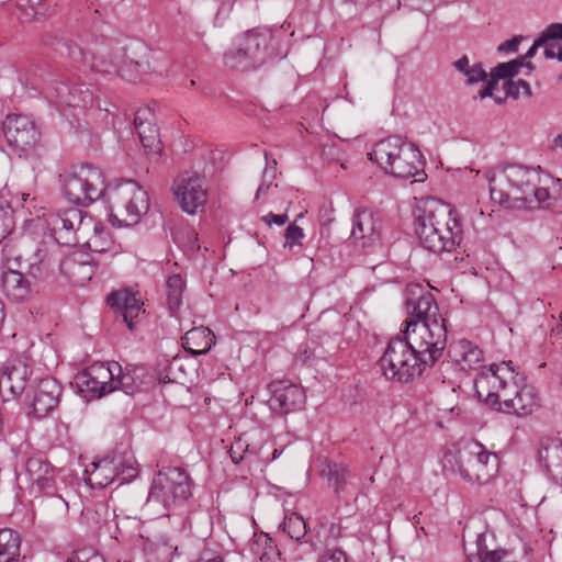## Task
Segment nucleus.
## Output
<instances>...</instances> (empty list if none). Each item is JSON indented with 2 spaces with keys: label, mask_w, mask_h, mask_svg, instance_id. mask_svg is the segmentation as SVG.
<instances>
[{
  "label": "nucleus",
  "mask_w": 562,
  "mask_h": 562,
  "mask_svg": "<svg viewBox=\"0 0 562 562\" xmlns=\"http://www.w3.org/2000/svg\"><path fill=\"white\" fill-rule=\"evenodd\" d=\"M77 245L87 247L91 255L117 252L110 228L89 215L83 221Z\"/></svg>",
  "instance_id": "a211bd4d"
},
{
  "label": "nucleus",
  "mask_w": 562,
  "mask_h": 562,
  "mask_svg": "<svg viewBox=\"0 0 562 562\" xmlns=\"http://www.w3.org/2000/svg\"><path fill=\"white\" fill-rule=\"evenodd\" d=\"M319 562H348L346 558V553L339 549H328Z\"/></svg>",
  "instance_id": "864d4df0"
},
{
  "label": "nucleus",
  "mask_w": 562,
  "mask_h": 562,
  "mask_svg": "<svg viewBox=\"0 0 562 562\" xmlns=\"http://www.w3.org/2000/svg\"><path fill=\"white\" fill-rule=\"evenodd\" d=\"M31 369L22 357L9 358L0 369V394L5 401L20 395L26 386Z\"/></svg>",
  "instance_id": "2eb2a0df"
},
{
  "label": "nucleus",
  "mask_w": 562,
  "mask_h": 562,
  "mask_svg": "<svg viewBox=\"0 0 562 562\" xmlns=\"http://www.w3.org/2000/svg\"><path fill=\"white\" fill-rule=\"evenodd\" d=\"M2 133L12 153L29 157L40 144L41 132L25 114H8L2 121Z\"/></svg>",
  "instance_id": "9d476101"
},
{
  "label": "nucleus",
  "mask_w": 562,
  "mask_h": 562,
  "mask_svg": "<svg viewBox=\"0 0 562 562\" xmlns=\"http://www.w3.org/2000/svg\"><path fill=\"white\" fill-rule=\"evenodd\" d=\"M65 48L67 56L75 63L88 65L91 69H99L100 66L93 63V57L78 44L67 43Z\"/></svg>",
  "instance_id": "ea45409f"
},
{
  "label": "nucleus",
  "mask_w": 562,
  "mask_h": 562,
  "mask_svg": "<svg viewBox=\"0 0 562 562\" xmlns=\"http://www.w3.org/2000/svg\"><path fill=\"white\" fill-rule=\"evenodd\" d=\"M474 387L486 405L502 413L526 416L540 405L535 390L525 384L522 374L515 372L512 361L493 363L480 371Z\"/></svg>",
  "instance_id": "f03ea898"
},
{
  "label": "nucleus",
  "mask_w": 562,
  "mask_h": 562,
  "mask_svg": "<svg viewBox=\"0 0 562 562\" xmlns=\"http://www.w3.org/2000/svg\"><path fill=\"white\" fill-rule=\"evenodd\" d=\"M521 40L522 36H515L510 40H507L498 45L497 50L499 53H514L517 50Z\"/></svg>",
  "instance_id": "6e6d98bb"
},
{
  "label": "nucleus",
  "mask_w": 562,
  "mask_h": 562,
  "mask_svg": "<svg viewBox=\"0 0 562 562\" xmlns=\"http://www.w3.org/2000/svg\"><path fill=\"white\" fill-rule=\"evenodd\" d=\"M55 469L40 456L26 459L24 470L18 473V480L30 490L31 494L49 493L55 485Z\"/></svg>",
  "instance_id": "4468645a"
},
{
  "label": "nucleus",
  "mask_w": 562,
  "mask_h": 562,
  "mask_svg": "<svg viewBox=\"0 0 562 562\" xmlns=\"http://www.w3.org/2000/svg\"><path fill=\"white\" fill-rule=\"evenodd\" d=\"M406 308L408 317L405 322L430 323L446 321L439 312L438 304L431 293L419 286L407 290Z\"/></svg>",
  "instance_id": "dca6fc26"
},
{
  "label": "nucleus",
  "mask_w": 562,
  "mask_h": 562,
  "mask_svg": "<svg viewBox=\"0 0 562 562\" xmlns=\"http://www.w3.org/2000/svg\"><path fill=\"white\" fill-rule=\"evenodd\" d=\"M268 226H271L272 224H276L278 226L284 225L289 221V216L286 213L283 214H274L272 212L268 213L267 215L262 216L261 218Z\"/></svg>",
  "instance_id": "5fc2aeb1"
},
{
  "label": "nucleus",
  "mask_w": 562,
  "mask_h": 562,
  "mask_svg": "<svg viewBox=\"0 0 562 562\" xmlns=\"http://www.w3.org/2000/svg\"><path fill=\"white\" fill-rule=\"evenodd\" d=\"M408 145L398 136H390L375 143L372 150L368 153V158L375 161L386 173H390L393 161L402 149Z\"/></svg>",
  "instance_id": "bb28decb"
},
{
  "label": "nucleus",
  "mask_w": 562,
  "mask_h": 562,
  "mask_svg": "<svg viewBox=\"0 0 562 562\" xmlns=\"http://www.w3.org/2000/svg\"><path fill=\"white\" fill-rule=\"evenodd\" d=\"M522 66L532 68L530 63H524V57H518L507 63H501L491 71V77L497 82L501 79H509L516 76Z\"/></svg>",
  "instance_id": "58836bf2"
},
{
  "label": "nucleus",
  "mask_w": 562,
  "mask_h": 562,
  "mask_svg": "<svg viewBox=\"0 0 562 562\" xmlns=\"http://www.w3.org/2000/svg\"><path fill=\"white\" fill-rule=\"evenodd\" d=\"M61 177L63 193L68 202L88 206L102 198L110 216L124 225L137 224L149 210L148 193L135 181L104 184L102 172L92 166H75Z\"/></svg>",
  "instance_id": "f257e3e1"
},
{
  "label": "nucleus",
  "mask_w": 562,
  "mask_h": 562,
  "mask_svg": "<svg viewBox=\"0 0 562 562\" xmlns=\"http://www.w3.org/2000/svg\"><path fill=\"white\" fill-rule=\"evenodd\" d=\"M1 288L9 300L18 303L26 301L32 294L30 280L15 270H7L1 274Z\"/></svg>",
  "instance_id": "c85d7f7f"
},
{
  "label": "nucleus",
  "mask_w": 562,
  "mask_h": 562,
  "mask_svg": "<svg viewBox=\"0 0 562 562\" xmlns=\"http://www.w3.org/2000/svg\"><path fill=\"white\" fill-rule=\"evenodd\" d=\"M88 214L78 207H69L52 214L47 225L55 240L63 246L78 244L81 226Z\"/></svg>",
  "instance_id": "ddd939ff"
},
{
  "label": "nucleus",
  "mask_w": 562,
  "mask_h": 562,
  "mask_svg": "<svg viewBox=\"0 0 562 562\" xmlns=\"http://www.w3.org/2000/svg\"><path fill=\"white\" fill-rule=\"evenodd\" d=\"M539 462L546 473L562 486V440L548 439L539 450Z\"/></svg>",
  "instance_id": "a878e982"
},
{
  "label": "nucleus",
  "mask_w": 562,
  "mask_h": 562,
  "mask_svg": "<svg viewBox=\"0 0 562 562\" xmlns=\"http://www.w3.org/2000/svg\"><path fill=\"white\" fill-rule=\"evenodd\" d=\"M562 40V24L553 23L546 27L541 35L533 42L531 47L522 56L524 60L535 56L539 47H543L546 58H554L557 41Z\"/></svg>",
  "instance_id": "2f4dec72"
},
{
  "label": "nucleus",
  "mask_w": 562,
  "mask_h": 562,
  "mask_svg": "<svg viewBox=\"0 0 562 562\" xmlns=\"http://www.w3.org/2000/svg\"><path fill=\"white\" fill-rule=\"evenodd\" d=\"M35 256L37 258V261L33 262L32 265L42 263L46 259V251L44 249H42V248H38L36 254H35Z\"/></svg>",
  "instance_id": "e2e57ef3"
},
{
  "label": "nucleus",
  "mask_w": 562,
  "mask_h": 562,
  "mask_svg": "<svg viewBox=\"0 0 562 562\" xmlns=\"http://www.w3.org/2000/svg\"><path fill=\"white\" fill-rule=\"evenodd\" d=\"M90 370L87 368L77 376V386L86 397L100 398L112 392V386H102L97 379H90Z\"/></svg>",
  "instance_id": "f704fd0d"
},
{
  "label": "nucleus",
  "mask_w": 562,
  "mask_h": 562,
  "mask_svg": "<svg viewBox=\"0 0 562 562\" xmlns=\"http://www.w3.org/2000/svg\"><path fill=\"white\" fill-rule=\"evenodd\" d=\"M404 325L403 336L408 340L409 346L420 356L425 364L434 366L447 346L446 321L404 322Z\"/></svg>",
  "instance_id": "6e6552de"
},
{
  "label": "nucleus",
  "mask_w": 562,
  "mask_h": 562,
  "mask_svg": "<svg viewBox=\"0 0 562 562\" xmlns=\"http://www.w3.org/2000/svg\"><path fill=\"white\" fill-rule=\"evenodd\" d=\"M91 379H97L102 386H112V392L115 391L116 371H120V364L112 362L109 364L93 363L89 368Z\"/></svg>",
  "instance_id": "c9c22d12"
},
{
  "label": "nucleus",
  "mask_w": 562,
  "mask_h": 562,
  "mask_svg": "<svg viewBox=\"0 0 562 562\" xmlns=\"http://www.w3.org/2000/svg\"><path fill=\"white\" fill-rule=\"evenodd\" d=\"M452 461L457 462L460 475L470 483L486 484L498 470V457L477 441L465 442L457 454L450 452L445 456V467Z\"/></svg>",
  "instance_id": "423d86ee"
},
{
  "label": "nucleus",
  "mask_w": 562,
  "mask_h": 562,
  "mask_svg": "<svg viewBox=\"0 0 562 562\" xmlns=\"http://www.w3.org/2000/svg\"><path fill=\"white\" fill-rule=\"evenodd\" d=\"M190 475L181 468H164L153 480L148 498L160 502L165 508L182 505L192 495Z\"/></svg>",
  "instance_id": "1a4fd4ad"
},
{
  "label": "nucleus",
  "mask_w": 562,
  "mask_h": 562,
  "mask_svg": "<svg viewBox=\"0 0 562 562\" xmlns=\"http://www.w3.org/2000/svg\"><path fill=\"white\" fill-rule=\"evenodd\" d=\"M195 562H223V558L212 550H204Z\"/></svg>",
  "instance_id": "4d7b16f0"
},
{
  "label": "nucleus",
  "mask_w": 562,
  "mask_h": 562,
  "mask_svg": "<svg viewBox=\"0 0 562 562\" xmlns=\"http://www.w3.org/2000/svg\"><path fill=\"white\" fill-rule=\"evenodd\" d=\"M108 304L119 313L130 330H134L144 313L143 302L137 293L130 290H120L111 293L106 299Z\"/></svg>",
  "instance_id": "412c9836"
},
{
  "label": "nucleus",
  "mask_w": 562,
  "mask_h": 562,
  "mask_svg": "<svg viewBox=\"0 0 562 562\" xmlns=\"http://www.w3.org/2000/svg\"><path fill=\"white\" fill-rule=\"evenodd\" d=\"M550 339L553 345L562 347V325H558L551 330Z\"/></svg>",
  "instance_id": "bf43d9fd"
},
{
  "label": "nucleus",
  "mask_w": 562,
  "mask_h": 562,
  "mask_svg": "<svg viewBox=\"0 0 562 562\" xmlns=\"http://www.w3.org/2000/svg\"><path fill=\"white\" fill-rule=\"evenodd\" d=\"M61 386L54 378H44L38 381L33 392V414L37 418L45 417L59 403Z\"/></svg>",
  "instance_id": "4be33fe9"
},
{
  "label": "nucleus",
  "mask_w": 562,
  "mask_h": 562,
  "mask_svg": "<svg viewBox=\"0 0 562 562\" xmlns=\"http://www.w3.org/2000/svg\"><path fill=\"white\" fill-rule=\"evenodd\" d=\"M86 482L91 487L103 488L119 481L120 484L131 482L138 475V469L132 458L106 457L91 463V470L86 469Z\"/></svg>",
  "instance_id": "9b49d317"
},
{
  "label": "nucleus",
  "mask_w": 562,
  "mask_h": 562,
  "mask_svg": "<svg viewBox=\"0 0 562 562\" xmlns=\"http://www.w3.org/2000/svg\"><path fill=\"white\" fill-rule=\"evenodd\" d=\"M21 537L12 529H0V562H19Z\"/></svg>",
  "instance_id": "473e14b6"
},
{
  "label": "nucleus",
  "mask_w": 562,
  "mask_h": 562,
  "mask_svg": "<svg viewBox=\"0 0 562 562\" xmlns=\"http://www.w3.org/2000/svg\"><path fill=\"white\" fill-rule=\"evenodd\" d=\"M14 202L16 206L21 207V211L25 214H35L37 217H40L42 207L38 206L37 199L35 196H31L30 193H18L14 196Z\"/></svg>",
  "instance_id": "a18cd8bd"
},
{
  "label": "nucleus",
  "mask_w": 562,
  "mask_h": 562,
  "mask_svg": "<svg viewBox=\"0 0 562 562\" xmlns=\"http://www.w3.org/2000/svg\"><path fill=\"white\" fill-rule=\"evenodd\" d=\"M168 288V305L175 312L182 304V294L186 288V282L180 274H172L167 281Z\"/></svg>",
  "instance_id": "4c0bfd02"
},
{
  "label": "nucleus",
  "mask_w": 562,
  "mask_h": 562,
  "mask_svg": "<svg viewBox=\"0 0 562 562\" xmlns=\"http://www.w3.org/2000/svg\"><path fill=\"white\" fill-rule=\"evenodd\" d=\"M504 90L506 91V97H510L515 100L524 95L526 98H530L532 95L530 85L522 79L518 81L507 80L503 85Z\"/></svg>",
  "instance_id": "37998d69"
},
{
  "label": "nucleus",
  "mask_w": 562,
  "mask_h": 562,
  "mask_svg": "<svg viewBox=\"0 0 562 562\" xmlns=\"http://www.w3.org/2000/svg\"><path fill=\"white\" fill-rule=\"evenodd\" d=\"M181 210L190 215L196 214L207 201V189L204 179L195 172L180 173L171 188Z\"/></svg>",
  "instance_id": "f8f14e48"
},
{
  "label": "nucleus",
  "mask_w": 562,
  "mask_h": 562,
  "mask_svg": "<svg viewBox=\"0 0 562 562\" xmlns=\"http://www.w3.org/2000/svg\"><path fill=\"white\" fill-rule=\"evenodd\" d=\"M97 265L91 254L76 250L61 260L59 270L74 285L82 286L91 280Z\"/></svg>",
  "instance_id": "6ab92c4d"
},
{
  "label": "nucleus",
  "mask_w": 562,
  "mask_h": 562,
  "mask_svg": "<svg viewBox=\"0 0 562 562\" xmlns=\"http://www.w3.org/2000/svg\"><path fill=\"white\" fill-rule=\"evenodd\" d=\"M340 532V526L335 522L322 524L317 531V541L325 547H329L337 541Z\"/></svg>",
  "instance_id": "79ce46f5"
},
{
  "label": "nucleus",
  "mask_w": 562,
  "mask_h": 562,
  "mask_svg": "<svg viewBox=\"0 0 562 562\" xmlns=\"http://www.w3.org/2000/svg\"><path fill=\"white\" fill-rule=\"evenodd\" d=\"M54 97L56 98L57 102L61 104H74L75 100L70 95L71 87L69 83L59 81L56 82L54 86Z\"/></svg>",
  "instance_id": "3c124183"
},
{
  "label": "nucleus",
  "mask_w": 562,
  "mask_h": 562,
  "mask_svg": "<svg viewBox=\"0 0 562 562\" xmlns=\"http://www.w3.org/2000/svg\"><path fill=\"white\" fill-rule=\"evenodd\" d=\"M467 81L470 85L477 83L480 81H485L487 79V74L483 68L481 63L473 65L468 72H465Z\"/></svg>",
  "instance_id": "603ef678"
},
{
  "label": "nucleus",
  "mask_w": 562,
  "mask_h": 562,
  "mask_svg": "<svg viewBox=\"0 0 562 562\" xmlns=\"http://www.w3.org/2000/svg\"><path fill=\"white\" fill-rule=\"evenodd\" d=\"M282 38L283 32L278 29L259 26L248 30L236 38L235 47L224 54V64L234 70L249 71L282 59L288 55Z\"/></svg>",
  "instance_id": "39448f33"
},
{
  "label": "nucleus",
  "mask_w": 562,
  "mask_h": 562,
  "mask_svg": "<svg viewBox=\"0 0 562 562\" xmlns=\"http://www.w3.org/2000/svg\"><path fill=\"white\" fill-rule=\"evenodd\" d=\"M14 225L13 210L11 205L0 201V243L12 233Z\"/></svg>",
  "instance_id": "a19ab883"
},
{
  "label": "nucleus",
  "mask_w": 562,
  "mask_h": 562,
  "mask_svg": "<svg viewBox=\"0 0 562 562\" xmlns=\"http://www.w3.org/2000/svg\"><path fill=\"white\" fill-rule=\"evenodd\" d=\"M282 529L288 536L295 540L302 541L306 536V522L297 513H291L284 517Z\"/></svg>",
  "instance_id": "e433bc0d"
},
{
  "label": "nucleus",
  "mask_w": 562,
  "mask_h": 562,
  "mask_svg": "<svg viewBox=\"0 0 562 562\" xmlns=\"http://www.w3.org/2000/svg\"><path fill=\"white\" fill-rule=\"evenodd\" d=\"M403 336L392 338L378 364L385 379L407 383L428 367Z\"/></svg>",
  "instance_id": "0eeeda50"
},
{
  "label": "nucleus",
  "mask_w": 562,
  "mask_h": 562,
  "mask_svg": "<svg viewBox=\"0 0 562 562\" xmlns=\"http://www.w3.org/2000/svg\"><path fill=\"white\" fill-rule=\"evenodd\" d=\"M422 166L420 151L413 144H409L406 148L402 149L395 161H393L390 175L402 179L414 177L415 181H422V177L425 176Z\"/></svg>",
  "instance_id": "393cba45"
},
{
  "label": "nucleus",
  "mask_w": 562,
  "mask_h": 562,
  "mask_svg": "<svg viewBox=\"0 0 562 562\" xmlns=\"http://www.w3.org/2000/svg\"><path fill=\"white\" fill-rule=\"evenodd\" d=\"M451 392H452V393H456V386H452V387H451Z\"/></svg>",
  "instance_id": "774afa93"
},
{
  "label": "nucleus",
  "mask_w": 562,
  "mask_h": 562,
  "mask_svg": "<svg viewBox=\"0 0 562 562\" xmlns=\"http://www.w3.org/2000/svg\"><path fill=\"white\" fill-rule=\"evenodd\" d=\"M557 45H555V52H554V58L559 59L562 61V40H559L557 41Z\"/></svg>",
  "instance_id": "0e129e2a"
},
{
  "label": "nucleus",
  "mask_w": 562,
  "mask_h": 562,
  "mask_svg": "<svg viewBox=\"0 0 562 562\" xmlns=\"http://www.w3.org/2000/svg\"><path fill=\"white\" fill-rule=\"evenodd\" d=\"M507 98H508V97H506V95H505L504 98H501V97H497V95H494V97H493L494 101H495L496 103H498V104L504 103V102H505V100H506Z\"/></svg>",
  "instance_id": "69168bd1"
},
{
  "label": "nucleus",
  "mask_w": 562,
  "mask_h": 562,
  "mask_svg": "<svg viewBox=\"0 0 562 562\" xmlns=\"http://www.w3.org/2000/svg\"><path fill=\"white\" fill-rule=\"evenodd\" d=\"M539 181L540 167L507 166L490 180L491 199L507 209H533L550 198Z\"/></svg>",
  "instance_id": "20e7f679"
},
{
  "label": "nucleus",
  "mask_w": 562,
  "mask_h": 562,
  "mask_svg": "<svg viewBox=\"0 0 562 562\" xmlns=\"http://www.w3.org/2000/svg\"><path fill=\"white\" fill-rule=\"evenodd\" d=\"M448 357L456 369L462 372L477 370L484 362L483 350L468 339L451 341L448 347Z\"/></svg>",
  "instance_id": "aec40b11"
},
{
  "label": "nucleus",
  "mask_w": 562,
  "mask_h": 562,
  "mask_svg": "<svg viewBox=\"0 0 562 562\" xmlns=\"http://www.w3.org/2000/svg\"><path fill=\"white\" fill-rule=\"evenodd\" d=\"M416 234L425 249L434 254L450 252L460 246L463 227L450 204L427 198L416 211Z\"/></svg>",
  "instance_id": "7ed1b4c3"
},
{
  "label": "nucleus",
  "mask_w": 562,
  "mask_h": 562,
  "mask_svg": "<svg viewBox=\"0 0 562 562\" xmlns=\"http://www.w3.org/2000/svg\"><path fill=\"white\" fill-rule=\"evenodd\" d=\"M454 67L465 76V72H468L472 66H470L469 58L467 56H462L454 63Z\"/></svg>",
  "instance_id": "052dcab7"
},
{
  "label": "nucleus",
  "mask_w": 562,
  "mask_h": 562,
  "mask_svg": "<svg viewBox=\"0 0 562 562\" xmlns=\"http://www.w3.org/2000/svg\"><path fill=\"white\" fill-rule=\"evenodd\" d=\"M155 121L154 111L146 106L135 113L134 127L143 147L148 151L159 153L161 147L159 132Z\"/></svg>",
  "instance_id": "5701e85b"
},
{
  "label": "nucleus",
  "mask_w": 562,
  "mask_h": 562,
  "mask_svg": "<svg viewBox=\"0 0 562 562\" xmlns=\"http://www.w3.org/2000/svg\"><path fill=\"white\" fill-rule=\"evenodd\" d=\"M319 474L327 481V485L334 490L337 496L347 492L349 471L346 464L334 460H325L322 463Z\"/></svg>",
  "instance_id": "c756f323"
},
{
  "label": "nucleus",
  "mask_w": 562,
  "mask_h": 562,
  "mask_svg": "<svg viewBox=\"0 0 562 562\" xmlns=\"http://www.w3.org/2000/svg\"><path fill=\"white\" fill-rule=\"evenodd\" d=\"M305 234L302 227L290 224L284 233V248L292 249L294 246H300L302 244V240L304 238Z\"/></svg>",
  "instance_id": "09e8293b"
},
{
  "label": "nucleus",
  "mask_w": 562,
  "mask_h": 562,
  "mask_svg": "<svg viewBox=\"0 0 562 562\" xmlns=\"http://www.w3.org/2000/svg\"><path fill=\"white\" fill-rule=\"evenodd\" d=\"M149 379L150 376L143 367H126L123 370L120 366V371H116L115 390L133 395L146 390Z\"/></svg>",
  "instance_id": "cd10ccee"
},
{
  "label": "nucleus",
  "mask_w": 562,
  "mask_h": 562,
  "mask_svg": "<svg viewBox=\"0 0 562 562\" xmlns=\"http://www.w3.org/2000/svg\"><path fill=\"white\" fill-rule=\"evenodd\" d=\"M66 562H104V559L91 549H82L75 551Z\"/></svg>",
  "instance_id": "8fccbe9b"
},
{
  "label": "nucleus",
  "mask_w": 562,
  "mask_h": 562,
  "mask_svg": "<svg viewBox=\"0 0 562 562\" xmlns=\"http://www.w3.org/2000/svg\"><path fill=\"white\" fill-rule=\"evenodd\" d=\"M496 85H497V81L491 77V80L487 82V85L482 90H480L477 97L481 100H483L487 97L493 98L494 97L493 91H494Z\"/></svg>",
  "instance_id": "13d9d810"
},
{
  "label": "nucleus",
  "mask_w": 562,
  "mask_h": 562,
  "mask_svg": "<svg viewBox=\"0 0 562 562\" xmlns=\"http://www.w3.org/2000/svg\"><path fill=\"white\" fill-rule=\"evenodd\" d=\"M153 70L148 60H130L128 63H124V65H113L111 67L102 68L100 71L111 74L115 72L122 78L134 81L138 78L139 74H148Z\"/></svg>",
  "instance_id": "72a5a7b5"
},
{
  "label": "nucleus",
  "mask_w": 562,
  "mask_h": 562,
  "mask_svg": "<svg viewBox=\"0 0 562 562\" xmlns=\"http://www.w3.org/2000/svg\"><path fill=\"white\" fill-rule=\"evenodd\" d=\"M313 353L312 351H308L307 349H304L303 351H300L296 356V358L303 362V363H306L310 361V359L312 358Z\"/></svg>",
  "instance_id": "680f3d73"
},
{
  "label": "nucleus",
  "mask_w": 562,
  "mask_h": 562,
  "mask_svg": "<svg viewBox=\"0 0 562 562\" xmlns=\"http://www.w3.org/2000/svg\"><path fill=\"white\" fill-rule=\"evenodd\" d=\"M305 403L303 390L295 384H286L284 382L272 385V396L270 406L286 414L301 408Z\"/></svg>",
  "instance_id": "b1692460"
},
{
  "label": "nucleus",
  "mask_w": 562,
  "mask_h": 562,
  "mask_svg": "<svg viewBox=\"0 0 562 562\" xmlns=\"http://www.w3.org/2000/svg\"><path fill=\"white\" fill-rule=\"evenodd\" d=\"M70 95L75 102L74 104H67V106H85L92 101V92L87 85H71Z\"/></svg>",
  "instance_id": "49530a36"
},
{
  "label": "nucleus",
  "mask_w": 562,
  "mask_h": 562,
  "mask_svg": "<svg viewBox=\"0 0 562 562\" xmlns=\"http://www.w3.org/2000/svg\"><path fill=\"white\" fill-rule=\"evenodd\" d=\"M276 165L277 161L272 160V166H267L263 171L262 182L257 189L256 200L263 196L272 187L277 188V184H273V180L276 178Z\"/></svg>",
  "instance_id": "de8ad7c7"
},
{
  "label": "nucleus",
  "mask_w": 562,
  "mask_h": 562,
  "mask_svg": "<svg viewBox=\"0 0 562 562\" xmlns=\"http://www.w3.org/2000/svg\"><path fill=\"white\" fill-rule=\"evenodd\" d=\"M281 452H282V450L274 449L273 452H272V459L271 460H276L277 458H279Z\"/></svg>",
  "instance_id": "338daca9"
},
{
  "label": "nucleus",
  "mask_w": 562,
  "mask_h": 562,
  "mask_svg": "<svg viewBox=\"0 0 562 562\" xmlns=\"http://www.w3.org/2000/svg\"><path fill=\"white\" fill-rule=\"evenodd\" d=\"M350 238L361 247H370L380 240L382 223L380 217L366 207L355 211L351 218Z\"/></svg>",
  "instance_id": "f3484780"
},
{
  "label": "nucleus",
  "mask_w": 562,
  "mask_h": 562,
  "mask_svg": "<svg viewBox=\"0 0 562 562\" xmlns=\"http://www.w3.org/2000/svg\"><path fill=\"white\" fill-rule=\"evenodd\" d=\"M255 454L256 451L250 449V445L243 438H238L229 449L232 461L236 464Z\"/></svg>",
  "instance_id": "c03bdc74"
},
{
  "label": "nucleus",
  "mask_w": 562,
  "mask_h": 562,
  "mask_svg": "<svg viewBox=\"0 0 562 562\" xmlns=\"http://www.w3.org/2000/svg\"><path fill=\"white\" fill-rule=\"evenodd\" d=\"M215 342V336L207 327H194L182 337V345L193 355H204Z\"/></svg>",
  "instance_id": "7c9ffc66"
}]
</instances>
